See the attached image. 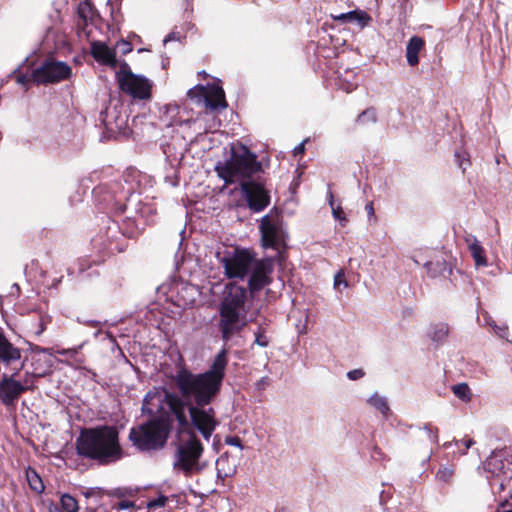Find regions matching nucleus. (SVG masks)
<instances>
[{"label": "nucleus", "mask_w": 512, "mask_h": 512, "mask_svg": "<svg viewBox=\"0 0 512 512\" xmlns=\"http://www.w3.org/2000/svg\"><path fill=\"white\" fill-rule=\"evenodd\" d=\"M227 364L228 350L223 347L207 371L193 374L182 367L175 375L176 385L183 398L194 403L188 407L192 425L207 441L215 431L218 421L214 409L204 406L209 405L220 392Z\"/></svg>", "instance_id": "1"}, {"label": "nucleus", "mask_w": 512, "mask_h": 512, "mask_svg": "<svg viewBox=\"0 0 512 512\" xmlns=\"http://www.w3.org/2000/svg\"><path fill=\"white\" fill-rule=\"evenodd\" d=\"M164 401H166L168 408L175 415L180 428L183 430L176 443L173 469L182 472L185 476H191L204 468V465L200 462L204 447L193 431L184 433L188 425L186 403L178 396L166 391L153 390L146 394L142 410L150 415L156 414L164 409Z\"/></svg>", "instance_id": "2"}, {"label": "nucleus", "mask_w": 512, "mask_h": 512, "mask_svg": "<svg viewBox=\"0 0 512 512\" xmlns=\"http://www.w3.org/2000/svg\"><path fill=\"white\" fill-rule=\"evenodd\" d=\"M261 169V164L246 146L232 148L231 158L215 167L218 176L227 184L240 181L242 194L254 212L264 210L270 203L269 192L260 183L246 180Z\"/></svg>", "instance_id": "3"}, {"label": "nucleus", "mask_w": 512, "mask_h": 512, "mask_svg": "<svg viewBox=\"0 0 512 512\" xmlns=\"http://www.w3.org/2000/svg\"><path fill=\"white\" fill-rule=\"evenodd\" d=\"M76 450L80 456L103 465L123 457L119 432L116 427L108 425L83 429L76 440Z\"/></svg>", "instance_id": "4"}, {"label": "nucleus", "mask_w": 512, "mask_h": 512, "mask_svg": "<svg viewBox=\"0 0 512 512\" xmlns=\"http://www.w3.org/2000/svg\"><path fill=\"white\" fill-rule=\"evenodd\" d=\"M246 299L247 291L244 287L237 284L226 285L219 309V329L225 342L246 325Z\"/></svg>", "instance_id": "5"}, {"label": "nucleus", "mask_w": 512, "mask_h": 512, "mask_svg": "<svg viewBox=\"0 0 512 512\" xmlns=\"http://www.w3.org/2000/svg\"><path fill=\"white\" fill-rule=\"evenodd\" d=\"M169 427L162 420H151L130 430L129 439L141 451L162 448L168 438Z\"/></svg>", "instance_id": "6"}, {"label": "nucleus", "mask_w": 512, "mask_h": 512, "mask_svg": "<svg viewBox=\"0 0 512 512\" xmlns=\"http://www.w3.org/2000/svg\"><path fill=\"white\" fill-rule=\"evenodd\" d=\"M120 89L135 99L147 100L151 97L152 82L133 73L126 62L121 63L116 74Z\"/></svg>", "instance_id": "7"}, {"label": "nucleus", "mask_w": 512, "mask_h": 512, "mask_svg": "<svg viewBox=\"0 0 512 512\" xmlns=\"http://www.w3.org/2000/svg\"><path fill=\"white\" fill-rule=\"evenodd\" d=\"M262 245L265 248L278 249L285 241V232L277 211H270L260 222Z\"/></svg>", "instance_id": "8"}, {"label": "nucleus", "mask_w": 512, "mask_h": 512, "mask_svg": "<svg viewBox=\"0 0 512 512\" xmlns=\"http://www.w3.org/2000/svg\"><path fill=\"white\" fill-rule=\"evenodd\" d=\"M71 67L61 61H45L36 68L32 74V80L36 84L58 83L71 76Z\"/></svg>", "instance_id": "9"}, {"label": "nucleus", "mask_w": 512, "mask_h": 512, "mask_svg": "<svg viewBox=\"0 0 512 512\" xmlns=\"http://www.w3.org/2000/svg\"><path fill=\"white\" fill-rule=\"evenodd\" d=\"M253 256L246 250H236L220 259L224 274L232 278L243 279L253 264Z\"/></svg>", "instance_id": "10"}, {"label": "nucleus", "mask_w": 512, "mask_h": 512, "mask_svg": "<svg viewBox=\"0 0 512 512\" xmlns=\"http://www.w3.org/2000/svg\"><path fill=\"white\" fill-rule=\"evenodd\" d=\"M251 275L249 278V290L253 294L271 282L270 275L273 272V260L265 258L261 260L253 259L250 267Z\"/></svg>", "instance_id": "11"}, {"label": "nucleus", "mask_w": 512, "mask_h": 512, "mask_svg": "<svg viewBox=\"0 0 512 512\" xmlns=\"http://www.w3.org/2000/svg\"><path fill=\"white\" fill-rule=\"evenodd\" d=\"M196 91H200L204 98L205 106L211 110L225 109L227 103L225 101V94L222 87L217 85H210L207 87L197 86L188 91V96L193 98Z\"/></svg>", "instance_id": "12"}, {"label": "nucleus", "mask_w": 512, "mask_h": 512, "mask_svg": "<svg viewBox=\"0 0 512 512\" xmlns=\"http://www.w3.org/2000/svg\"><path fill=\"white\" fill-rule=\"evenodd\" d=\"M27 389L13 375L3 374L0 380V400L6 406L13 405Z\"/></svg>", "instance_id": "13"}, {"label": "nucleus", "mask_w": 512, "mask_h": 512, "mask_svg": "<svg viewBox=\"0 0 512 512\" xmlns=\"http://www.w3.org/2000/svg\"><path fill=\"white\" fill-rule=\"evenodd\" d=\"M91 54L97 62L103 65H107L111 68H116L119 65L115 50L111 49L103 42H93Z\"/></svg>", "instance_id": "14"}, {"label": "nucleus", "mask_w": 512, "mask_h": 512, "mask_svg": "<svg viewBox=\"0 0 512 512\" xmlns=\"http://www.w3.org/2000/svg\"><path fill=\"white\" fill-rule=\"evenodd\" d=\"M21 358V351L14 347L0 331V360L9 365Z\"/></svg>", "instance_id": "15"}, {"label": "nucleus", "mask_w": 512, "mask_h": 512, "mask_svg": "<svg viewBox=\"0 0 512 512\" xmlns=\"http://www.w3.org/2000/svg\"><path fill=\"white\" fill-rule=\"evenodd\" d=\"M424 47V40L421 37L413 36L408 41L406 47L407 63L410 66H416L419 63L418 54Z\"/></svg>", "instance_id": "16"}, {"label": "nucleus", "mask_w": 512, "mask_h": 512, "mask_svg": "<svg viewBox=\"0 0 512 512\" xmlns=\"http://www.w3.org/2000/svg\"><path fill=\"white\" fill-rule=\"evenodd\" d=\"M465 241L468 245L469 251L475 261L476 266H486L487 260L484 255V250L476 237L473 235H468L465 238Z\"/></svg>", "instance_id": "17"}, {"label": "nucleus", "mask_w": 512, "mask_h": 512, "mask_svg": "<svg viewBox=\"0 0 512 512\" xmlns=\"http://www.w3.org/2000/svg\"><path fill=\"white\" fill-rule=\"evenodd\" d=\"M217 474L221 478L232 476L236 471V466L230 464L229 457L221 455L216 461Z\"/></svg>", "instance_id": "18"}, {"label": "nucleus", "mask_w": 512, "mask_h": 512, "mask_svg": "<svg viewBox=\"0 0 512 512\" xmlns=\"http://www.w3.org/2000/svg\"><path fill=\"white\" fill-rule=\"evenodd\" d=\"M448 332H449V328H448L447 324L437 323V324L431 325L429 332H428V337L433 342H442L446 339Z\"/></svg>", "instance_id": "19"}, {"label": "nucleus", "mask_w": 512, "mask_h": 512, "mask_svg": "<svg viewBox=\"0 0 512 512\" xmlns=\"http://www.w3.org/2000/svg\"><path fill=\"white\" fill-rule=\"evenodd\" d=\"M25 474L30 488L36 493H42L45 487L39 474L32 468L26 469Z\"/></svg>", "instance_id": "20"}, {"label": "nucleus", "mask_w": 512, "mask_h": 512, "mask_svg": "<svg viewBox=\"0 0 512 512\" xmlns=\"http://www.w3.org/2000/svg\"><path fill=\"white\" fill-rule=\"evenodd\" d=\"M335 20L339 21H354L357 20L362 24V26L366 25L370 20V17L365 12L351 11L348 13L340 14L334 17Z\"/></svg>", "instance_id": "21"}, {"label": "nucleus", "mask_w": 512, "mask_h": 512, "mask_svg": "<svg viewBox=\"0 0 512 512\" xmlns=\"http://www.w3.org/2000/svg\"><path fill=\"white\" fill-rule=\"evenodd\" d=\"M93 7L89 0L81 1L77 7V14L83 22V27L87 25L88 20L93 17Z\"/></svg>", "instance_id": "22"}, {"label": "nucleus", "mask_w": 512, "mask_h": 512, "mask_svg": "<svg viewBox=\"0 0 512 512\" xmlns=\"http://www.w3.org/2000/svg\"><path fill=\"white\" fill-rule=\"evenodd\" d=\"M80 348L81 346L71 349H61L57 350V353L62 356H67L69 364L74 363L75 365L80 366L85 361L84 357L79 354Z\"/></svg>", "instance_id": "23"}, {"label": "nucleus", "mask_w": 512, "mask_h": 512, "mask_svg": "<svg viewBox=\"0 0 512 512\" xmlns=\"http://www.w3.org/2000/svg\"><path fill=\"white\" fill-rule=\"evenodd\" d=\"M368 403L377 409L383 415H387L389 412V406L385 397L374 393L369 399Z\"/></svg>", "instance_id": "24"}, {"label": "nucleus", "mask_w": 512, "mask_h": 512, "mask_svg": "<svg viewBox=\"0 0 512 512\" xmlns=\"http://www.w3.org/2000/svg\"><path fill=\"white\" fill-rule=\"evenodd\" d=\"M62 512H78L79 506L77 500L69 494H64L60 498Z\"/></svg>", "instance_id": "25"}, {"label": "nucleus", "mask_w": 512, "mask_h": 512, "mask_svg": "<svg viewBox=\"0 0 512 512\" xmlns=\"http://www.w3.org/2000/svg\"><path fill=\"white\" fill-rule=\"evenodd\" d=\"M376 121H377V113L373 107H369V108L365 109L356 118V123L359 125L375 123Z\"/></svg>", "instance_id": "26"}, {"label": "nucleus", "mask_w": 512, "mask_h": 512, "mask_svg": "<svg viewBox=\"0 0 512 512\" xmlns=\"http://www.w3.org/2000/svg\"><path fill=\"white\" fill-rule=\"evenodd\" d=\"M329 204L332 209L334 219L338 220L342 226L346 225L347 219L341 206H335L333 194L329 192Z\"/></svg>", "instance_id": "27"}, {"label": "nucleus", "mask_w": 512, "mask_h": 512, "mask_svg": "<svg viewBox=\"0 0 512 512\" xmlns=\"http://www.w3.org/2000/svg\"><path fill=\"white\" fill-rule=\"evenodd\" d=\"M165 114L171 116V121L168 122V126H172L174 124H183V123H190L192 120H176L174 117L179 114V107L177 105H166L165 106Z\"/></svg>", "instance_id": "28"}, {"label": "nucleus", "mask_w": 512, "mask_h": 512, "mask_svg": "<svg viewBox=\"0 0 512 512\" xmlns=\"http://www.w3.org/2000/svg\"><path fill=\"white\" fill-rule=\"evenodd\" d=\"M452 391L456 397L461 400H470V388L466 383L456 384L452 387Z\"/></svg>", "instance_id": "29"}, {"label": "nucleus", "mask_w": 512, "mask_h": 512, "mask_svg": "<svg viewBox=\"0 0 512 512\" xmlns=\"http://www.w3.org/2000/svg\"><path fill=\"white\" fill-rule=\"evenodd\" d=\"M167 501H168V498L166 496L160 495L156 499L150 500L147 504V508L150 510H154L157 508L164 507L165 504L167 503Z\"/></svg>", "instance_id": "30"}, {"label": "nucleus", "mask_w": 512, "mask_h": 512, "mask_svg": "<svg viewBox=\"0 0 512 512\" xmlns=\"http://www.w3.org/2000/svg\"><path fill=\"white\" fill-rule=\"evenodd\" d=\"M455 156L458 159V166H459V168L462 169L463 172H465V170L467 169V167L470 164L467 153L466 152L457 151L455 153Z\"/></svg>", "instance_id": "31"}, {"label": "nucleus", "mask_w": 512, "mask_h": 512, "mask_svg": "<svg viewBox=\"0 0 512 512\" xmlns=\"http://www.w3.org/2000/svg\"><path fill=\"white\" fill-rule=\"evenodd\" d=\"M453 474V470L448 467H443L438 470L437 472V478H439L442 481H448Z\"/></svg>", "instance_id": "32"}, {"label": "nucleus", "mask_w": 512, "mask_h": 512, "mask_svg": "<svg viewBox=\"0 0 512 512\" xmlns=\"http://www.w3.org/2000/svg\"><path fill=\"white\" fill-rule=\"evenodd\" d=\"M424 429L427 433L428 439L432 443L437 444L438 443V429L437 428L433 429L430 425L425 426Z\"/></svg>", "instance_id": "33"}, {"label": "nucleus", "mask_w": 512, "mask_h": 512, "mask_svg": "<svg viewBox=\"0 0 512 512\" xmlns=\"http://www.w3.org/2000/svg\"><path fill=\"white\" fill-rule=\"evenodd\" d=\"M454 442L457 446H459L460 444H463L464 449L463 450L459 449L460 454H462V455L466 454V450H468L475 443L473 439L455 440Z\"/></svg>", "instance_id": "34"}, {"label": "nucleus", "mask_w": 512, "mask_h": 512, "mask_svg": "<svg viewBox=\"0 0 512 512\" xmlns=\"http://www.w3.org/2000/svg\"><path fill=\"white\" fill-rule=\"evenodd\" d=\"M116 48L121 51L122 54L129 53L132 50V46L129 42L121 40L117 43Z\"/></svg>", "instance_id": "35"}, {"label": "nucleus", "mask_w": 512, "mask_h": 512, "mask_svg": "<svg viewBox=\"0 0 512 512\" xmlns=\"http://www.w3.org/2000/svg\"><path fill=\"white\" fill-rule=\"evenodd\" d=\"M365 375L364 371L362 369H354L347 373V377L350 380H358L362 378Z\"/></svg>", "instance_id": "36"}, {"label": "nucleus", "mask_w": 512, "mask_h": 512, "mask_svg": "<svg viewBox=\"0 0 512 512\" xmlns=\"http://www.w3.org/2000/svg\"><path fill=\"white\" fill-rule=\"evenodd\" d=\"M341 284H343L344 287L348 286L347 281L344 278V274L342 272H338L334 278V286L338 288Z\"/></svg>", "instance_id": "37"}, {"label": "nucleus", "mask_w": 512, "mask_h": 512, "mask_svg": "<svg viewBox=\"0 0 512 512\" xmlns=\"http://www.w3.org/2000/svg\"><path fill=\"white\" fill-rule=\"evenodd\" d=\"M226 443L235 447H238L240 449H243L242 443L240 438L238 437H230L227 438Z\"/></svg>", "instance_id": "38"}, {"label": "nucleus", "mask_w": 512, "mask_h": 512, "mask_svg": "<svg viewBox=\"0 0 512 512\" xmlns=\"http://www.w3.org/2000/svg\"><path fill=\"white\" fill-rule=\"evenodd\" d=\"M16 81H17V83H19L21 85H26L29 81H33V80H32L31 75L27 76L24 74H20L16 77Z\"/></svg>", "instance_id": "39"}, {"label": "nucleus", "mask_w": 512, "mask_h": 512, "mask_svg": "<svg viewBox=\"0 0 512 512\" xmlns=\"http://www.w3.org/2000/svg\"><path fill=\"white\" fill-rule=\"evenodd\" d=\"M255 343L261 347H266L268 345V341L261 334L256 335Z\"/></svg>", "instance_id": "40"}, {"label": "nucleus", "mask_w": 512, "mask_h": 512, "mask_svg": "<svg viewBox=\"0 0 512 512\" xmlns=\"http://www.w3.org/2000/svg\"><path fill=\"white\" fill-rule=\"evenodd\" d=\"M134 506V503L131 501H121L117 504V509L123 510L132 508Z\"/></svg>", "instance_id": "41"}, {"label": "nucleus", "mask_w": 512, "mask_h": 512, "mask_svg": "<svg viewBox=\"0 0 512 512\" xmlns=\"http://www.w3.org/2000/svg\"><path fill=\"white\" fill-rule=\"evenodd\" d=\"M305 141H303L302 143H300L299 145H297L294 150H293V153L295 156L299 155V154H303L304 151H305Z\"/></svg>", "instance_id": "42"}, {"label": "nucleus", "mask_w": 512, "mask_h": 512, "mask_svg": "<svg viewBox=\"0 0 512 512\" xmlns=\"http://www.w3.org/2000/svg\"><path fill=\"white\" fill-rule=\"evenodd\" d=\"M365 211L367 212L369 218L375 216L374 207H373V203L372 202H368L365 205Z\"/></svg>", "instance_id": "43"}, {"label": "nucleus", "mask_w": 512, "mask_h": 512, "mask_svg": "<svg viewBox=\"0 0 512 512\" xmlns=\"http://www.w3.org/2000/svg\"><path fill=\"white\" fill-rule=\"evenodd\" d=\"M174 39H176V37L174 36V34H173V33H172V34H169V35L164 39V43H167V42H169V41H171V40H174Z\"/></svg>", "instance_id": "44"}, {"label": "nucleus", "mask_w": 512, "mask_h": 512, "mask_svg": "<svg viewBox=\"0 0 512 512\" xmlns=\"http://www.w3.org/2000/svg\"><path fill=\"white\" fill-rule=\"evenodd\" d=\"M501 332H497V334L500 336V337H504V333H505V330L500 328L499 329Z\"/></svg>", "instance_id": "45"}, {"label": "nucleus", "mask_w": 512, "mask_h": 512, "mask_svg": "<svg viewBox=\"0 0 512 512\" xmlns=\"http://www.w3.org/2000/svg\"><path fill=\"white\" fill-rule=\"evenodd\" d=\"M451 445V442H447L444 444L445 447H449Z\"/></svg>", "instance_id": "46"}]
</instances>
